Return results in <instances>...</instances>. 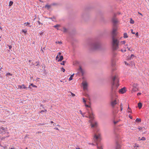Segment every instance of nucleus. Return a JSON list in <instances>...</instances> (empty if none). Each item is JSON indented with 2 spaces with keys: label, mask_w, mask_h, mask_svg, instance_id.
Segmentation results:
<instances>
[{
  "label": "nucleus",
  "mask_w": 149,
  "mask_h": 149,
  "mask_svg": "<svg viewBox=\"0 0 149 149\" xmlns=\"http://www.w3.org/2000/svg\"><path fill=\"white\" fill-rule=\"evenodd\" d=\"M13 1H10L9 2V6L10 7L13 4Z\"/></svg>",
  "instance_id": "obj_21"
},
{
  "label": "nucleus",
  "mask_w": 149,
  "mask_h": 149,
  "mask_svg": "<svg viewBox=\"0 0 149 149\" xmlns=\"http://www.w3.org/2000/svg\"><path fill=\"white\" fill-rule=\"evenodd\" d=\"M141 120L140 118H137L136 119V121L137 122H141Z\"/></svg>",
  "instance_id": "obj_19"
},
{
  "label": "nucleus",
  "mask_w": 149,
  "mask_h": 149,
  "mask_svg": "<svg viewBox=\"0 0 149 149\" xmlns=\"http://www.w3.org/2000/svg\"><path fill=\"white\" fill-rule=\"evenodd\" d=\"M118 110L116 109H115L114 108H113V109L112 111V113L114 117H115V115L118 113Z\"/></svg>",
  "instance_id": "obj_10"
},
{
  "label": "nucleus",
  "mask_w": 149,
  "mask_h": 149,
  "mask_svg": "<svg viewBox=\"0 0 149 149\" xmlns=\"http://www.w3.org/2000/svg\"><path fill=\"white\" fill-rule=\"evenodd\" d=\"M47 111V110L46 109H45L44 110H42L40 112H46Z\"/></svg>",
  "instance_id": "obj_41"
},
{
  "label": "nucleus",
  "mask_w": 149,
  "mask_h": 149,
  "mask_svg": "<svg viewBox=\"0 0 149 149\" xmlns=\"http://www.w3.org/2000/svg\"><path fill=\"white\" fill-rule=\"evenodd\" d=\"M142 106V103L141 102H139L138 103V107L139 109L141 108Z\"/></svg>",
  "instance_id": "obj_15"
},
{
  "label": "nucleus",
  "mask_w": 149,
  "mask_h": 149,
  "mask_svg": "<svg viewBox=\"0 0 149 149\" xmlns=\"http://www.w3.org/2000/svg\"><path fill=\"white\" fill-rule=\"evenodd\" d=\"M7 46H8L9 48V49H10L12 48V46H11V45H7Z\"/></svg>",
  "instance_id": "obj_39"
},
{
  "label": "nucleus",
  "mask_w": 149,
  "mask_h": 149,
  "mask_svg": "<svg viewBox=\"0 0 149 149\" xmlns=\"http://www.w3.org/2000/svg\"><path fill=\"white\" fill-rule=\"evenodd\" d=\"M8 75L12 76V74H11L10 73L8 72L6 74V76H7Z\"/></svg>",
  "instance_id": "obj_29"
},
{
  "label": "nucleus",
  "mask_w": 149,
  "mask_h": 149,
  "mask_svg": "<svg viewBox=\"0 0 149 149\" xmlns=\"http://www.w3.org/2000/svg\"><path fill=\"white\" fill-rule=\"evenodd\" d=\"M18 87L21 89L22 88L25 89L26 88L24 84H22V85H19L18 86Z\"/></svg>",
  "instance_id": "obj_12"
},
{
  "label": "nucleus",
  "mask_w": 149,
  "mask_h": 149,
  "mask_svg": "<svg viewBox=\"0 0 149 149\" xmlns=\"http://www.w3.org/2000/svg\"><path fill=\"white\" fill-rule=\"evenodd\" d=\"M79 112L82 115L83 117H89V115L88 116H84V113H82V111H80Z\"/></svg>",
  "instance_id": "obj_13"
},
{
  "label": "nucleus",
  "mask_w": 149,
  "mask_h": 149,
  "mask_svg": "<svg viewBox=\"0 0 149 149\" xmlns=\"http://www.w3.org/2000/svg\"><path fill=\"white\" fill-rule=\"evenodd\" d=\"M112 22L113 23V26L111 32L112 39V45L113 50H115L118 48L119 43V40L116 38L117 35L116 31L117 30V27L116 24L117 22V21L115 17H113L112 19Z\"/></svg>",
  "instance_id": "obj_3"
},
{
  "label": "nucleus",
  "mask_w": 149,
  "mask_h": 149,
  "mask_svg": "<svg viewBox=\"0 0 149 149\" xmlns=\"http://www.w3.org/2000/svg\"><path fill=\"white\" fill-rule=\"evenodd\" d=\"M26 26H29L30 27H31L32 25H30V23L29 22H27L26 23Z\"/></svg>",
  "instance_id": "obj_20"
},
{
  "label": "nucleus",
  "mask_w": 149,
  "mask_h": 149,
  "mask_svg": "<svg viewBox=\"0 0 149 149\" xmlns=\"http://www.w3.org/2000/svg\"><path fill=\"white\" fill-rule=\"evenodd\" d=\"M75 149H81V148H77V147H76Z\"/></svg>",
  "instance_id": "obj_57"
},
{
  "label": "nucleus",
  "mask_w": 149,
  "mask_h": 149,
  "mask_svg": "<svg viewBox=\"0 0 149 149\" xmlns=\"http://www.w3.org/2000/svg\"><path fill=\"white\" fill-rule=\"evenodd\" d=\"M14 148H9V149H14Z\"/></svg>",
  "instance_id": "obj_62"
},
{
  "label": "nucleus",
  "mask_w": 149,
  "mask_h": 149,
  "mask_svg": "<svg viewBox=\"0 0 149 149\" xmlns=\"http://www.w3.org/2000/svg\"><path fill=\"white\" fill-rule=\"evenodd\" d=\"M43 107V105H42V104H41L40 105V107Z\"/></svg>",
  "instance_id": "obj_63"
},
{
  "label": "nucleus",
  "mask_w": 149,
  "mask_h": 149,
  "mask_svg": "<svg viewBox=\"0 0 149 149\" xmlns=\"http://www.w3.org/2000/svg\"><path fill=\"white\" fill-rule=\"evenodd\" d=\"M101 145L97 144V149H103V148H102Z\"/></svg>",
  "instance_id": "obj_16"
},
{
  "label": "nucleus",
  "mask_w": 149,
  "mask_h": 149,
  "mask_svg": "<svg viewBox=\"0 0 149 149\" xmlns=\"http://www.w3.org/2000/svg\"><path fill=\"white\" fill-rule=\"evenodd\" d=\"M116 149H122L121 146L120 145L118 144L117 143H116Z\"/></svg>",
  "instance_id": "obj_11"
},
{
  "label": "nucleus",
  "mask_w": 149,
  "mask_h": 149,
  "mask_svg": "<svg viewBox=\"0 0 149 149\" xmlns=\"http://www.w3.org/2000/svg\"><path fill=\"white\" fill-rule=\"evenodd\" d=\"M135 35L136 36H138V32H136L135 34Z\"/></svg>",
  "instance_id": "obj_50"
},
{
  "label": "nucleus",
  "mask_w": 149,
  "mask_h": 149,
  "mask_svg": "<svg viewBox=\"0 0 149 149\" xmlns=\"http://www.w3.org/2000/svg\"><path fill=\"white\" fill-rule=\"evenodd\" d=\"M126 91V88L125 87L120 89L119 91V93L121 94L125 93Z\"/></svg>",
  "instance_id": "obj_9"
},
{
  "label": "nucleus",
  "mask_w": 149,
  "mask_h": 149,
  "mask_svg": "<svg viewBox=\"0 0 149 149\" xmlns=\"http://www.w3.org/2000/svg\"><path fill=\"white\" fill-rule=\"evenodd\" d=\"M112 74L111 77V104L113 108L118 102L116 98L115 100L114 99L116 97V90L119 86V78L118 74H116L113 75L112 73Z\"/></svg>",
  "instance_id": "obj_2"
},
{
  "label": "nucleus",
  "mask_w": 149,
  "mask_h": 149,
  "mask_svg": "<svg viewBox=\"0 0 149 149\" xmlns=\"http://www.w3.org/2000/svg\"><path fill=\"white\" fill-rule=\"evenodd\" d=\"M74 74H73L71 75L70 77L69 78V81H71L72 80V78L73 77Z\"/></svg>",
  "instance_id": "obj_18"
},
{
  "label": "nucleus",
  "mask_w": 149,
  "mask_h": 149,
  "mask_svg": "<svg viewBox=\"0 0 149 149\" xmlns=\"http://www.w3.org/2000/svg\"><path fill=\"white\" fill-rule=\"evenodd\" d=\"M45 8H47V9H49L50 7V6L49 5H46L45 6Z\"/></svg>",
  "instance_id": "obj_23"
},
{
  "label": "nucleus",
  "mask_w": 149,
  "mask_h": 149,
  "mask_svg": "<svg viewBox=\"0 0 149 149\" xmlns=\"http://www.w3.org/2000/svg\"><path fill=\"white\" fill-rule=\"evenodd\" d=\"M71 94L73 96H75V95L73 93H71Z\"/></svg>",
  "instance_id": "obj_58"
},
{
  "label": "nucleus",
  "mask_w": 149,
  "mask_h": 149,
  "mask_svg": "<svg viewBox=\"0 0 149 149\" xmlns=\"http://www.w3.org/2000/svg\"><path fill=\"white\" fill-rule=\"evenodd\" d=\"M129 117L131 119H132V116H131L130 115H129Z\"/></svg>",
  "instance_id": "obj_53"
},
{
  "label": "nucleus",
  "mask_w": 149,
  "mask_h": 149,
  "mask_svg": "<svg viewBox=\"0 0 149 149\" xmlns=\"http://www.w3.org/2000/svg\"><path fill=\"white\" fill-rule=\"evenodd\" d=\"M59 26V25L57 24V25L54 26V27L56 28V27H58Z\"/></svg>",
  "instance_id": "obj_44"
},
{
  "label": "nucleus",
  "mask_w": 149,
  "mask_h": 149,
  "mask_svg": "<svg viewBox=\"0 0 149 149\" xmlns=\"http://www.w3.org/2000/svg\"><path fill=\"white\" fill-rule=\"evenodd\" d=\"M38 23L39 25L42 24V23H41L39 21H38Z\"/></svg>",
  "instance_id": "obj_46"
},
{
  "label": "nucleus",
  "mask_w": 149,
  "mask_h": 149,
  "mask_svg": "<svg viewBox=\"0 0 149 149\" xmlns=\"http://www.w3.org/2000/svg\"><path fill=\"white\" fill-rule=\"evenodd\" d=\"M31 86H32L33 87H36L37 86L36 85H34L33 84H31Z\"/></svg>",
  "instance_id": "obj_42"
},
{
  "label": "nucleus",
  "mask_w": 149,
  "mask_h": 149,
  "mask_svg": "<svg viewBox=\"0 0 149 149\" xmlns=\"http://www.w3.org/2000/svg\"><path fill=\"white\" fill-rule=\"evenodd\" d=\"M22 32L24 33H26L27 32L26 31H25L24 30L22 29Z\"/></svg>",
  "instance_id": "obj_33"
},
{
  "label": "nucleus",
  "mask_w": 149,
  "mask_h": 149,
  "mask_svg": "<svg viewBox=\"0 0 149 149\" xmlns=\"http://www.w3.org/2000/svg\"><path fill=\"white\" fill-rule=\"evenodd\" d=\"M61 54V53L60 52H58V55L57 56H60V55Z\"/></svg>",
  "instance_id": "obj_51"
},
{
  "label": "nucleus",
  "mask_w": 149,
  "mask_h": 149,
  "mask_svg": "<svg viewBox=\"0 0 149 149\" xmlns=\"http://www.w3.org/2000/svg\"><path fill=\"white\" fill-rule=\"evenodd\" d=\"M61 70L63 72H64L65 70V69L64 68H61Z\"/></svg>",
  "instance_id": "obj_36"
},
{
  "label": "nucleus",
  "mask_w": 149,
  "mask_h": 149,
  "mask_svg": "<svg viewBox=\"0 0 149 149\" xmlns=\"http://www.w3.org/2000/svg\"><path fill=\"white\" fill-rule=\"evenodd\" d=\"M121 51L122 52H125L126 51V49H125L124 50H123V49H121Z\"/></svg>",
  "instance_id": "obj_47"
},
{
  "label": "nucleus",
  "mask_w": 149,
  "mask_h": 149,
  "mask_svg": "<svg viewBox=\"0 0 149 149\" xmlns=\"http://www.w3.org/2000/svg\"><path fill=\"white\" fill-rule=\"evenodd\" d=\"M38 62H36V63H37V64L36 65V66H38Z\"/></svg>",
  "instance_id": "obj_56"
},
{
  "label": "nucleus",
  "mask_w": 149,
  "mask_h": 149,
  "mask_svg": "<svg viewBox=\"0 0 149 149\" xmlns=\"http://www.w3.org/2000/svg\"><path fill=\"white\" fill-rule=\"evenodd\" d=\"M63 56H60V58L58 60V61H61L63 59Z\"/></svg>",
  "instance_id": "obj_14"
},
{
  "label": "nucleus",
  "mask_w": 149,
  "mask_h": 149,
  "mask_svg": "<svg viewBox=\"0 0 149 149\" xmlns=\"http://www.w3.org/2000/svg\"><path fill=\"white\" fill-rule=\"evenodd\" d=\"M67 31V30L65 28H63V31L64 32H66Z\"/></svg>",
  "instance_id": "obj_25"
},
{
  "label": "nucleus",
  "mask_w": 149,
  "mask_h": 149,
  "mask_svg": "<svg viewBox=\"0 0 149 149\" xmlns=\"http://www.w3.org/2000/svg\"><path fill=\"white\" fill-rule=\"evenodd\" d=\"M139 147V146H138V144H136L134 147V149H137V147Z\"/></svg>",
  "instance_id": "obj_37"
},
{
  "label": "nucleus",
  "mask_w": 149,
  "mask_h": 149,
  "mask_svg": "<svg viewBox=\"0 0 149 149\" xmlns=\"http://www.w3.org/2000/svg\"><path fill=\"white\" fill-rule=\"evenodd\" d=\"M139 13L142 16H143L142 14L141 13Z\"/></svg>",
  "instance_id": "obj_60"
},
{
  "label": "nucleus",
  "mask_w": 149,
  "mask_h": 149,
  "mask_svg": "<svg viewBox=\"0 0 149 149\" xmlns=\"http://www.w3.org/2000/svg\"><path fill=\"white\" fill-rule=\"evenodd\" d=\"M127 112H128V113H132V110H131V109H130V108L129 107H128V109L127 110Z\"/></svg>",
  "instance_id": "obj_17"
},
{
  "label": "nucleus",
  "mask_w": 149,
  "mask_h": 149,
  "mask_svg": "<svg viewBox=\"0 0 149 149\" xmlns=\"http://www.w3.org/2000/svg\"><path fill=\"white\" fill-rule=\"evenodd\" d=\"M82 84L84 90L86 92L88 91L87 83L86 81H84L82 82Z\"/></svg>",
  "instance_id": "obj_7"
},
{
  "label": "nucleus",
  "mask_w": 149,
  "mask_h": 149,
  "mask_svg": "<svg viewBox=\"0 0 149 149\" xmlns=\"http://www.w3.org/2000/svg\"><path fill=\"white\" fill-rule=\"evenodd\" d=\"M2 69V68H0V70L1 71V70Z\"/></svg>",
  "instance_id": "obj_64"
},
{
  "label": "nucleus",
  "mask_w": 149,
  "mask_h": 149,
  "mask_svg": "<svg viewBox=\"0 0 149 149\" xmlns=\"http://www.w3.org/2000/svg\"><path fill=\"white\" fill-rule=\"evenodd\" d=\"M88 144H89L92 145H95V144H94L93 143H88Z\"/></svg>",
  "instance_id": "obj_52"
},
{
  "label": "nucleus",
  "mask_w": 149,
  "mask_h": 149,
  "mask_svg": "<svg viewBox=\"0 0 149 149\" xmlns=\"http://www.w3.org/2000/svg\"><path fill=\"white\" fill-rule=\"evenodd\" d=\"M0 29L1 30H2L3 29V28L1 27L0 26Z\"/></svg>",
  "instance_id": "obj_59"
},
{
  "label": "nucleus",
  "mask_w": 149,
  "mask_h": 149,
  "mask_svg": "<svg viewBox=\"0 0 149 149\" xmlns=\"http://www.w3.org/2000/svg\"><path fill=\"white\" fill-rule=\"evenodd\" d=\"M49 19H52L53 21H54L53 19H55V18L54 17H49Z\"/></svg>",
  "instance_id": "obj_34"
},
{
  "label": "nucleus",
  "mask_w": 149,
  "mask_h": 149,
  "mask_svg": "<svg viewBox=\"0 0 149 149\" xmlns=\"http://www.w3.org/2000/svg\"><path fill=\"white\" fill-rule=\"evenodd\" d=\"M84 95L86 97H89V95L88 94L86 93H85Z\"/></svg>",
  "instance_id": "obj_30"
},
{
  "label": "nucleus",
  "mask_w": 149,
  "mask_h": 149,
  "mask_svg": "<svg viewBox=\"0 0 149 149\" xmlns=\"http://www.w3.org/2000/svg\"><path fill=\"white\" fill-rule=\"evenodd\" d=\"M62 42L61 41H56V43H58V44H60V43H61Z\"/></svg>",
  "instance_id": "obj_45"
},
{
  "label": "nucleus",
  "mask_w": 149,
  "mask_h": 149,
  "mask_svg": "<svg viewBox=\"0 0 149 149\" xmlns=\"http://www.w3.org/2000/svg\"><path fill=\"white\" fill-rule=\"evenodd\" d=\"M117 54L115 52H113V58L112 59L111 61H112V65L113 66H114L115 65V57L116 56Z\"/></svg>",
  "instance_id": "obj_8"
},
{
  "label": "nucleus",
  "mask_w": 149,
  "mask_h": 149,
  "mask_svg": "<svg viewBox=\"0 0 149 149\" xmlns=\"http://www.w3.org/2000/svg\"><path fill=\"white\" fill-rule=\"evenodd\" d=\"M7 129L6 127H4L1 126L0 127V134H4L6 133L8 134V132H6Z\"/></svg>",
  "instance_id": "obj_5"
},
{
  "label": "nucleus",
  "mask_w": 149,
  "mask_h": 149,
  "mask_svg": "<svg viewBox=\"0 0 149 149\" xmlns=\"http://www.w3.org/2000/svg\"><path fill=\"white\" fill-rule=\"evenodd\" d=\"M54 129H56V130H58V128H54Z\"/></svg>",
  "instance_id": "obj_61"
},
{
  "label": "nucleus",
  "mask_w": 149,
  "mask_h": 149,
  "mask_svg": "<svg viewBox=\"0 0 149 149\" xmlns=\"http://www.w3.org/2000/svg\"><path fill=\"white\" fill-rule=\"evenodd\" d=\"M85 106L86 108H88L87 109V112L89 114V118L90 119L89 120L91 123V127L93 130L94 135L93 137V140L95 141V145L97 146V144H101L102 148H103L102 144L100 142L101 140L100 134L99 132V130L97 127L98 124L96 121L93 120L94 116L92 113L91 109L90 106L85 104Z\"/></svg>",
  "instance_id": "obj_1"
},
{
  "label": "nucleus",
  "mask_w": 149,
  "mask_h": 149,
  "mask_svg": "<svg viewBox=\"0 0 149 149\" xmlns=\"http://www.w3.org/2000/svg\"><path fill=\"white\" fill-rule=\"evenodd\" d=\"M118 122V121H113V123L114 124H116Z\"/></svg>",
  "instance_id": "obj_43"
},
{
  "label": "nucleus",
  "mask_w": 149,
  "mask_h": 149,
  "mask_svg": "<svg viewBox=\"0 0 149 149\" xmlns=\"http://www.w3.org/2000/svg\"><path fill=\"white\" fill-rule=\"evenodd\" d=\"M121 42L123 44H125V42H126L125 41H122Z\"/></svg>",
  "instance_id": "obj_40"
},
{
  "label": "nucleus",
  "mask_w": 149,
  "mask_h": 149,
  "mask_svg": "<svg viewBox=\"0 0 149 149\" xmlns=\"http://www.w3.org/2000/svg\"><path fill=\"white\" fill-rule=\"evenodd\" d=\"M124 48H128V45H126L124 46Z\"/></svg>",
  "instance_id": "obj_38"
},
{
  "label": "nucleus",
  "mask_w": 149,
  "mask_h": 149,
  "mask_svg": "<svg viewBox=\"0 0 149 149\" xmlns=\"http://www.w3.org/2000/svg\"><path fill=\"white\" fill-rule=\"evenodd\" d=\"M66 62L65 61H63L61 63V64L62 65H64L65 63Z\"/></svg>",
  "instance_id": "obj_27"
},
{
  "label": "nucleus",
  "mask_w": 149,
  "mask_h": 149,
  "mask_svg": "<svg viewBox=\"0 0 149 149\" xmlns=\"http://www.w3.org/2000/svg\"><path fill=\"white\" fill-rule=\"evenodd\" d=\"M83 102L85 104H86V101L85 100V99L84 98H83Z\"/></svg>",
  "instance_id": "obj_35"
},
{
  "label": "nucleus",
  "mask_w": 149,
  "mask_h": 149,
  "mask_svg": "<svg viewBox=\"0 0 149 149\" xmlns=\"http://www.w3.org/2000/svg\"><path fill=\"white\" fill-rule=\"evenodd\" d=\"M124 37L125 38H126L128 37V36L127 35V34L126 33H124Z\"/></svg>",
  "instance_id": "obj_22"
},
{
  "label": "nucleus",
  "mask_w": 149,
  "mask_h": 149,
  "mask_svg": "<svg viewBox=\"0 0 149 149\" xmlns=\"http://www.w3.org/2000/svg\"><path fill=\"white\" fill-rule=\"evenodd\" d=\"M79 70L80 71V72H81L82 73H83V70L81 68V67H79Z\"/></svg>",
  "instance_id": "obj_26"
},
{
  "label": "nucleus",
  "mask_w": 149,
  "mask_h": 149,
  "mask_svg": "<svg viewBox=\"0 0 149 149\" xmlns=\"http://www.w3.org/2000/svg\"><path fill=\"white\" fill-rule=\"evenodd\" d=\"M131 31H132L131 32H132V34H134L135 33L134 32H133V30H132Z\"/></svg>",
  "instance_id": "obj_54"
},
{
  "label": "nucleus",
  "mask_w": 149,
  "mask_h": 149,
  "mask_svg": "<svg viewBox=\"0 0 149 149\" xmlns=\"http://www.w3.org/2000/svg\"><path fill=\"white\" fill-rule=\"evenodd\" d=\"M100 44L98 41H93L90 45L91 49H99L100 47Z\"/></svg>",
  "instance_id": "obj_4"
},
{
  "label": "nucleus",
  "mask_w": 149,
  "mask_h": 149,
  "mask_svg": "<svg viewBox=\"0 0 149 149\" xmlns=\"http://www.w3.org/2000/svg\"><path fill=\"white\" fill-rule=\"evenodd\" d=\"M44 33L43 32L41 31V32L40 33H39V34L40 35L42 36Z\"/></svg>",
  "instance_id": "obj_31"
},
{
  "label": "nucleus",
  "mask_w": 149,
  "mask_h": 149,
  "mask_svg": "<svg viewBox=\"0 0 149 149\" xmlns=\"http://www.w3.org/2000/svg\"><path fill=\"white\" fill-rule=\"evenodd\" d=\"M134 56L133 54H132L131 55V57H134Z\"/></svg>",
  "instance_id": "obj_55"
},
{
  "label": "nucleus",
  "mask_w": 149,
  "mask_h": 149,
  "mask_svg": "<svg viewBox=\"0 0 149 149\" xmlns=\"http://www.w3.org/2000/svg\"><path fill=\"white\" fill-rule=\"evenodd\" d=\"M59 56H57L56 57V60H58V59H59Z\"/></svg>",
  "instance_id": "obj_49"
},
{
  "label": "nucleus",
  "mask_w": 149,
  "mask_h": 149,
  "mask_svg": "<svg viewBox=\"0 0 149 149\" xmlns=\"http://www.w3.org/2000/svg\"><path fill=\"white\" fill-rule=\"evenodd\" d=\"M137 84L136 83H133L132 84V89L131 92L133 93L136 91L138 90V88L137 87Z\"/></svg>",
  "instance_id": "obj_6"
},
{
  "label": "nucleus",
  "mask_w": 149,
  "mask_h": 149,
  "mask_svg": "<svg viewBox=\"0 0 149 149\" xmlns=\"http://www.w3.org/2000/svg\"><path fill=\"white\" fill-rule=\"evenodd\" d=\"M146 140V138L144 137H143L140 140L144 141Z\"/></svg>",
  "instance_id": "obj_32"
},
{
  "label": "nucleus",
  "mask_w": 149,
  "mask_h": 149,
  "mask_svg": "<svg viewBox=\"0 0 149 149\" xmlns=\"http://www.w3.org/2000/svg\"><path fill=\"white\" fill-rule=\"evenodd\" d=\"M141 93H138L137 94V95L138 96H139V95H141Z\"/></svg>",
  "instance_id": "obj_48"
},
{
  "label": "nucleus",
  "mask_w": 149,
  "mask_h": 149,
  "mask_svg": "<svg viewBox=\"0 0 149 149\" xmlns=\"http://www.w3.org/2000/svg\"><path fill=\"white\" fill-rule=\"evenodd\" d=\"M130 23L131 24H134V21L133 20L132 18H131L130 19Z\"/></svg>",
  "instance_id": "obj_24"
},
{
  "label": "nucleus",
  "mask_w": 149,
  "mask_h": 149,
  "mask_svg": "<svg viewBox=\"0 0 149 149\" xmlns=\"http://www.w3.org/2000/svg\"><path fill=\"white\" fill-rule=\"evenodd\" d=\"M120 111H122L123 110V106L122 103L120 104Z\"/></svg>",
  "instance_id": "obj_28"
}]
</instances>
